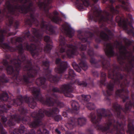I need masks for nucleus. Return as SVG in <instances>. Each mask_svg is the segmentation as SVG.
<instances>
[{"label":"nucleus","mask_w":134,"mask_h":134,"mask_svg":"<svg viewBox=\"0 0 134 134\" xmlns=\"http://www.w3.org/2000/svg\"><path fill=\"white\" fill-rule=\"evenodd\" d=\"M43 115L44 114H43L41 112V110H40L39 114L37 115V116H38V117H39L40 116L41 117H43Z\"/></svg>","instance_id":"nucleus-22"},{"label":"nucleus","mask_w":134,"mask_h":134,"mask_svg":"<svg viewBox=\"0 0 134 134\" xmlns=\"http://www.w3.org/2000/svg\"><path fill=\"white\" fill-rule=\"evenodd\" d=\"M52 20L54 22L58 24L59 23V21L61 20L60 19L59 17L53 18Z\"/></svg>","instance_id":"nucleus-11"},{"label":"nucleus","mask_w":134,"mask_h":134,"mask_svg":"<svg viewBox=\"0 0 134 134\" xmlns=\"http://www.w3.org/2000/svg\"><path fill=\"white\" fill-rule=\"evenodd\" d=\"M86 106L88 109L90 110H93L95 108V106L93 103H87Z\"/></svg>","instance_id":"nucleus-9"},{"label":"nucleus","mask_w":134,"mask_h":134,"mask_svg":"<svg viewBox=\"0 0 134 134\" xmlns=\"http://www.w3.org/2000/svg\"><path fill=\"white\" fill-rule=\"evenodd\" d=\"M45 113L47 115L49 116H51V113H50V114H49L48 112H45Z\"/></svg>","instance_id":"nucleus-35"},{"label":"nucleus","mask_w":134,"mask_h":134,"mask_svg":"<svg viewBox=\"0 0 134 134\" xmlns=\"http://www.w3.org/2000/svg\"><path fill=\"white\" fill-rule=\"evenodd\" d=\"M56 132L58 134H60V132L57 129H55Z\"/></svg>","instance_id":"nucleus-33"},{"label":"nucleus","mask_w":134,"mask_h":134,"mask_svg":"<svg viewBox=\"0 0 134 134\" xmlns=\"http://www.w3.org/2000/svg\"><path fill=\"white\" fill-rule=\"evenodd\" d=\"M108 88L109 89V91H112L113 90V88L112 87H108Z\"/></svg>","instance_id":"nucleus-34"},{"label":"nucleus","mask_w":134,"mask_h":134,"mask_svg":"<svg viewBox=\"0 0 134 134\" xmlns=\"http://www.w3.org/2000/svg\"><path fill=\"white\" fill-rule=\"evenodd\" d=\"M72 106L73 109L77 110L79 108L78 103L76 102H73L72 104Z\"/></svg>","instance_id":"nucleus-7"},{"label":"nucleus","mask_w":134,"mask_h":134,"mask_svg":"<svg viewBox=\"0 0 134 134\" xmlns=\"http://www.w3.org/2000/svg\"><path fill=\"white\" fill-rule=\"evenodd\" d=\"M49 105H50V106H51V105H51V104H49Z\"/></svg>","instance_id":"nucleus-61"},{"label":"nucleus","mask_w":134,"mask_h":134,"mask_svg":"<svg viewBox=\"0 0 134 134\" xmlns=\"http://www.w3.org/2000/svg\"><path fill=\"white\" fill-rule=\"evenodd\" d=\"M55 119L56 121H58L60 119V118L59 119H57L56 118H55Z\"/></svg>","instance_id":"nucleus-49"},{"label":"nucleus","mask_w":134,"mask_h":134,"mask_svg":"<svg viewBox=\"0 0 134 134\" xmlns=\"http://www.w3.org/2000/svg\"><path fill=\"white\" fill-rule=\"evenodd\" d=\"M22 1L23 2L25 3V2H26L27 1V0H23Z\"/></svg>","instance_id":"nucleus-48"},{"label":"nucleus","mask_w":134,"mask_h":134,"mask_svg":"<svg viewBox=\"0 0 134 134\" xmlns=\"http://www.w3.org/2000/svg\"><path fill=\"white\" fill-rule=\"evenodd\" d=\"M32 71L33 72H34L35 73H36V71L34 70H32Z\"/></svg>","instance_id":"nucleus-46"},{"label":"nucleus","mask_w":134,"mask_h":134,"mask_svg":"<svg viewBox=\"0 0 134 134\" xmlns=\"http://www.w3.org/2000/svg\"><path fill=\"white\" fill-rule=\"evenodd\" d=\"M49 31H52V30L51 29H49Z\"/></svg>","instance_id":"nucleus-55"},{"label":"nucleus","mask_w":134,"mask_h":134,"mask_svg":"<svg viewBox=\"0 0 134 134\" xmlns=\"http://www.w3.org/2000/svg\"><path fill=\"white\" fill-rule=\"evenodd\" d=\"M50 39V37L47 36H45L44 38V40L47 42H48L49 41Z\"/></svg>","instance_id":"nucleus-21"},{"label":"nucleus","mask_w":134,"mask_h":134,"mask_svg":"<svg viewBox=\"0 0 134 134\" xmlns=\"http://www.w3.org/2000/svg\"><path fill=\"white\" fill-rule=\"evenodd\" d=\"M95 2H96L98 1V0H93Z\"/></svg>","instance_id":"nucleus-53"},{"label":"nucleus","mask_w":134,"mask_h":134,"mask_svg":"<svg viewBox=\"0 0 134 134\" xmlns=\"http://www.w3.org/2000/svg\"><path fill=\"white\" fill-rule=\"evenodd\" d=\"M86 121L85 119L84 118H79L78 119V121L79 122H81L82 123H83L84 121Z\"/></svg>","instance_id":"nucleus-19"},{"label":"nucleus","mask_w":134,"mask_h":134,"mask_svg":"<svg viewBox=\"0 0 134 134\" xmlns=\"http://www.w3.org/2000/svg\"><path fill=\"white\" fill-rule=\"evenodd\" d=\"M79 65L84 70H86L87 68V66L86 63L83 62L81 63Z\"/></svg>","instance_id":"nucleus-10"},{"label":"nucleus","mask_w":134,"mask_h":134,"mask_svg":"<svg viewBox=\"0 0 134 134\" xmlns=\"http://www.w3.org/2000/svg\"><path fill=\"white\" fill-rule=\"evenodd\" d=\"M129 18L130 19V20H131V23H133V21L131 19L132 18V17H131V15H129Z\"/></svg>","instance_id":"nucleus-29"},{"label":"nucleus","mask_w":134,"mask_h":134,"mask_svg":"<svg viewBox=\"0 0 134 134\" xmlns=\"http://www.w3.org/2000/svg\"><path fill=\"white\" fill-rule=\"evenodd\" d=\"M5 5L7 9H9L10 8V4L9 2H7L5 4Z\"/></svg>","instance_id":"nucleus-24"},{"label":"nucleus","mask_w":134,"mask_h":134,"mask_svg":"<svg viewBox=\"0 0 134 134\" xmlns=\"http://www.w3.org/2000/svg\"><path fill=\"white\" fill-rule=\"evenodd\" d=\"M74 69L76 70L77 72H80L81 71V70L80 68L78 67V66L76 65L73 66Z\"/></svg>","instance_id":"nucleus-18"},{"label":"nucleus","mask_w":134,"mask_h":134,"mask_svg":"<svg viewBox=\"0 0 134 134\" xmlns=\"http://www.w3.org/2000/svg\"><path fill=\"white\" fill-rule=\"evenodd\" d=\"M63 115L64 117H66L67 116V113L66 112H63Z\"/></svg>","instance_id":"nucleus-30"},{"label":"nucleus","mask_w":134,"mask_h":134,"mask_svg":"<svg viewBox=\"0 0 134 134\" xmlns=\"http://www.w3.org/2000/svg\"><path fill=\"white\" fill-rule=\"evenodd\" d=\"M45 80V79L43 77L38 78L37 80L36 83L37 84L41 85L44 83Z\"/></svg>","instance_id":"nucleus-8"},{"label":"nucleus","mask_w":134,"mask_h":134,"mask_svg":"<svg viewBox=\"0 0 134 134\" xmlns=\"http://www.w3.org/2000/svg\"><path fill=\"white\" fill-rule=\"evenodd\" d=\"M49 79V80L51 81H54V82H55L56 81V80L58 79V78L51 75L50 76Z\"/></svg>","instance_id":"nucleus-13"},{"label":"nucleus","mask_w":134,"mask_h":134,"mask_svg":"<svg viewBox=\"0 0 134 134\" xmlns=\"http://www.w3.org/2000/svg\"><path fill=\"white\" fill-rule=\"evenodd\" d=\"M78 37H79L80 39H81V38L79 37V35H78Z\"/></svg>","instance_id":"nucleus-57"},{"label":"nucleus","mask_w":134,"mask_h":134,"mask_svg":"<svg viewBox=\"0 0 134 134\" xmlns=\"http://www.w3.org/2000/svg\"><path fill=\"white\" fill-rule=\"evenodd\" d=\"M44 134H49V132L46 129H45L43 131Z\"/></svg>","instance_id":"nucleus-27"},{"label":"nucleus","mask_w":134,"mask_h":134,"mask_svg":"<svg viewBox=\"0 0 134 134\" xmlns=\"http://www.w3.org/2000/svg\"><path fill=\"white\" fill-rule=\"evenodd\" d=\"M3 41V40L0 38V44L2 43Z\"/></svg>","instance_id":"nucleus-45"},{"label":"nucleus","mask_w":134,"mask_h":134,"mask_svg":"<svg viewBox=\"0 0 134 134\" xmlns=\"http://www.w3.org/2000/svg\"><path fill=\"white\" fill-rule=\"evenodd\" d=\"M82 98L85 100H88L90 98V96L89 95L85 96L84 95H82Z\"/></svg>","instance_id":"nucleus-12"},{"label":"nucleus","mask_w":134,"mask_h":134,"mask_svg":"<svg viewBox=\"0 0 134 134\" xmlns=\"http://www.w3.org/2000/svg\"><path fill=\"white\" fill-rule=\"evenodd\" d=\"M15 65L16 66H18V67H19L20 66V64L19 63H16V64Z\"/></svg>","instance_id":"nucleus-44"},{"label":"nucleus","mask_w":134,"mask_h":134,"mask_svg":"<svg viewBox=\"0 0 134 134\" xmlns=\"http://www.w3.org/2000/svg\"><path fill=\"white\" fill-rule=\"evenodd\" d=\"M78 84L79 85H82L83 84L79 82L78 83Z\"/></svg>","instance_id":"nucleus-50"},{"label":"nucleus","mask_w":134,"mask_h":134,"mask_svg":"<svg viewBox=\"0 0 134 134\" xmlns=\"http://www.w3.org/2000/svg\"><path fill=\"white\" fill-rule=\"evenodd\" d=\"M34 46V45H31V49H33V48H32V47Z\"/></svg>","instance_id":"nucleus-47"},{"label":"nucleus","mask_w":134,"mask_h":134,"mask_svg":"<svg viewBox=\"0 0 134 134\" xmlns=\"http://www.w3.org/2000/svg\"><path fill=\"white\" fill-rule=\"evenodd\" d=\"M16 69H17V68H18V67H17H17L16 66ZM17 70H18V69H17Z\"/></svg>","instance_id":"nucleus-58"},{"label":"nucleus","mask_w":134,"mask_h":134,"mask_svg":"<svg viewBox=\"0 0 134 134\" xmlns=\"http://www.w3.org/2000/svg\"><path fill=\"white\" fill-rule=\"evenodd\" d=\"M59 41L60 43V51L61 53L64 52L65 49H66V54L68 57H71L73 55L76 54V47L71 45H69L66 47L65 38L61 36L60 37Z\"/></svg>","instance_id":"nucleus-1"},{"label":"nucleus","mask_w":134,"mask_h":134,"mask_svg":"<svg viewBox=\"0 0 134 134\" xmlns=\"http://www.w3.org/2000/svg\"><path fill=\"white\" fill-rule=\"evenodd\" d=\"M61 14H62L64 16V17H65V15H64L63 13H61Z\"/></svg>","instance_id":"nucleus-51"},{"label":"nucleus","mask_w":134,"mask_h":134,"mask_svg":"<svg viewBox=\"0 0 134 134\" xmlns=\"http://www.w3.org/2000/svg\"><path fill=\"white\" fill-rule=\"evenodd\" d=\"M46 63H47V64H48V63H47V62H46Z\"/></svg>","instance_id":"nucleus-63"},{"label":"nucleus","mask_w":134,"mask_h":134,"mask_svg":"<svg viewBox=\"0 0 134 134\" xmlns=\"http://www.w3.org/2000/svg\"><path fill=\"white\" fill-rule=\"evenodd\" d=\"M86 47L85 46L82 45L81 47V49L82 50H84L86 49Z\"/></svg>","instance_id":"nucleus-28"},{"label":"nucleus","mask_w":134,"mask_h":134,"mask_svg":"<svg viewBox=\"0 0 134 134\" xmlns=\"http://www.w3.org/2000/svg\"><path fill=\"white\" fill-rule=\"evenodd\" d=\"M58 110L57 109H55V110H54V109L52 110V114L53 113H55L56 111H57Z\"/></svg>","instance_id":"nucleus-40"},{"label":"nucleus","mask_w":134,"mask_h":134,"mask_svg":"<svg viewBox=\"0 0 134 134\" xmlns=\"http://www.w3.org/2000/svg\"><path fill=\"white\" fill-rule=\"evenodd\" d=\"M60 60L59 59H56V62L57 64L58 63L60 62Z\"/></svg>","instance_id":"nucleus-32"},{"label":"nucleus","mask_w":134,"mask_h":134,"mask_svg":"<svg viewBox=\"0 0 134 134\" xmlns=\"http://www.w3.org/2000/svg\"><path fill=\"white\" fill-rule=\"evenodd\" d=\"M125 48L124 47H122V48L120 49V51L121 52V51L123 49V50H125Z\"/></svg>","instance_id":"nucleus-41"},{"label":"nucleus","mask_w":134,"mask_h":134,"mask_svg":"<svg viewBox=\"0 0 134 134\" xmlns=\"http://www.w3.org/2000/svg\"><path fill=\"white\" fill-rule=\"evenodd\" d=\"M105 52L106 54L108 56H111L114 55V52L113 51L112 47L111 44H108L107 45Z\"/></svg>","instance_id":"nucleus-4"},{"label":"nucleus","mask_w":134,"mask_h":134,"mask_svg":"<svg viewBox=\"0 0 134 134\" xmlns=\"http://www.w3.org/2000/svg\"><path fill=\"white\" fill-rule=\"evenodd\" d=\"M5 95L7 97V98H8V95L7 94V93H5Z\"/></svg>","instance_id":"nucleus-52"},{"label":"nucleus","mask_w":134,"mask_h":134,"mask_svg":"<svg viewBox=\"0 0 134 134\" xmlns=\"http://www.w3.org/2000/svg\"><path fill=\"white\" fill-rule=\"evenodd\" d=\"M122 3V6L120 5L116 6V8L117 9L121 7L126 10H129V9L130 7V4L128 2L125 3L124 2H123Z\"/></svg>","instance_id":"nucleus-5"},{"label":"nucleus","mask_w":134,"mask_h":134,"mask_svg":"<svg viewBox=\"0 0 134 134\" xmlns=\"http://www.w3.org/2000/svg\"><path fill=\"white\" fill-rule=\"evenodd\" d=\"M65 96L68 97H73V95L71 94L70 93L67 92L65 94Z\"/></svg>","instance_id":"nucleus-20"},{"label":"nucleus","mask_w":134,"mask_h":134,"mask_svg":"<svg viewBox=\"0 0 134 134\" xmlns=\"http://www.w3.org/2000/svg\"><path fill=\"white\" fill-rule=\"evenodd\" d=\"M37 134H42V132H41L40 130H38L37 132Z\"/></svg>","instance_id":"nucleus-36"},{"label":"nucleus","mask_w":134,"mask_h":134,"mask_svg":"<svg viewBox=\"0 0 134 134\" xmlns=\"http://www.w3.org/2000/svg\"><path fill=\"white\" fill-rule=\"evenodd\" d=\"M64 64H65L66 63V62H64Z\"/></svg>","instance_id":"nucleus-60"},{"label":"nucleus","mask_w":134,"mask_h":134,"mask_svg":"<svg viewBox=\"0 0 134 134\" xmlns=\"http://www.w3.org/2000/svg\"><path fill=\"white\" fill-rule=\"evenodd\" d=\"M28 46H27V49H28V50H29V49L28 48Z\"/></svg>","instance_id":"nucleus-56"},{"label":"nucleus","mask_w":134,"mask_h":134,"mask_svg":"<svg viewBox=\"0 0 134 134\" xmlns=\"http://www.w3.org/2000/svg\"><path fill=\"white\" fill-rule=\"evenodd\" d=\"M43 64H44L45 65V63H44Z\"/></svg>","instance_id":"nucleus-64"},{"label":"nucleus","mask_w":134,"mask_h":134,"mask_svg":"<svg viewBox=\"0 0 134 134\" xmlns=\"http://www.w3.org/2000/svg\"><path fill=\"white\" fill-rule=\"evenodd\" d=\"M24 131V127H23L21 129H20L19 130V132L21 133H23Z\"/></svg>","instance_id":"nucleus-25"},{"label":"nucleus","mask_w":134,"mask_h":134,"mask_svg":"<svg viewBox=\"0 0 134 134\" xmlns=\"http://www.w3.org/2000/svg\"><path fill=\"white\" fill-rule=\"evenodd\" d=\"M62 27L69 37H71L74 35V30L69 24H67L65 25H63Z\"/></svg>","instance_id":"nucleus-3"},{"label":"nucleus","mask_w":134,"mask_h":134,"mask_svg":"<svg viewBox=\"0 0 134 134\" xmlns=\"http://www.w3.org/2000/svg\"><path fill=\"white\" fill-rule=\"evenodd\" d=\"M37 125L36 123H34L32 124V126L33 127H35L36 126V125Z\"/></svg>","instance_id":"nucleus-43"},{"label":"nucleus","mask_w":134,"mask_h":134,"mask_svg":"<svg viewBox=\"0 0 134 134\" xmlns=\"http://www.w3.org/2000/svg\"><path fill=\"white\" fill-rule=\"evenodd\" d=\"M7 71L8 73H12L13 71V68L11 66L7 68Z\"/></svg>","instance_id":"nucleus-14"},{"label":"nucleus","mask_w":134,"mask_h":134,"mask_svg":"<svg viewBox=\"0 0 134 134\" xmlns=\"http://www.w3.org/2000/svg\"><path fill=\"white\" fill-rule=\"evenodd\" d=\"M48 28H49V27L48 26V27H47V29H48Z\"/></svg>","instance_id":"nucleus-62"},{"label":"nucleus","mask_w":134,"mask_h":134,"mask_svg":"<svg viewBox=\"0 0 134 134\" xmlns=\"http://www.w3.org/2000/svg\"><path fill=\"white\" fill-rule=\"evenodd\" d=\"M16 41H17L20 42L22 41V39L21 38L19 37L16 39Z\"/></svg>","instance_id":"nucleus-31"},{"label":"nucleus","mask_w":134,"mask_h":134,"mask_svg":"<svg viewBox=\"0 0 134 134\" xmlns=\"http://www.w3.org/2000/svg\"><path fill=\"white\" fill-rule=\"evenodd\" d=\"M3 45H4V47H3L4 48L8 49H9V48H10V47L8 45L3 44Z\"/></svg>","instance_id":"nucleus-23"},{"label":"nucleus","mask_w":134,"mask_h":134,"mask_svg":"<svg viewBox=\"0 0 134 134\" xmlns=\"http://www.w3.org/2000/svg\"><path fill=\"white\" fill-rule=\"evenodd\" d=\"M40 91V89L39 88H34L33 91L34 93L37 94Z\"/></svg>","instance_id":"nucleus-17"},{"label":"nucleus","mask_w":134,"mask_h":134,"mask_svg":"<svg viewBox=\"0 0 134 134\" xmlns=\"http://www.w3.org/2000/svg\"><path fill=\"white\" fill-rule=\"evenodd\" d=\"M53 14L54 15H57L58 14V13L57 11H54L53 13Z\"/></svg>","instance_id":"nucleus-39"},{"label":"nucleus","mask_w":134,"mask_h":134,"mask_svg":"<svg viewBox=\"0 0 134 134\" xmlns=\"http://www.w3.org/2000/svg\"><path fill=\"white\" fill-rule=\"evenodd\" d=\"M121 53H122V54H123L124 53V51H123Z\"/></svg>","instance_id":"nucleus-59"},{"label":"nucleus","mask_w":134,"mask_h":134,"mask_svg":"<svg viewBox=\"0 0 134 134\" xmlns=\"http://www.w3.org/2000/svg\"><path fill=\"white\" fill-rule=\"evenodd\" d=\"M101 119V117L100 116L98 117V118H97V119H96V118H92V121L93 122H95V123H96V122H98V121H99L100 120V119Z\"/></svg>","instance_id":"nucleus-15"},{"label":"nucleus","mask_w":134,"mask_h":134,"mask_svg":"<svg viewBox=\"0 0 134 134\" xmlns=\"http://www.w3.org/2000/svg\"><path fill=\"white\" fill-rule=\"evenodd\" d=\"M76 4L78 8L82 10L89 5V2L88 0H76Z\"/></svg>","instance_id":"nucleus-2"},{"label":"nucleus","mask_w":134,"mask_h":134,"mask_svg":"<svg viewBox=\"0 0 134 134\" xmlns=\"http://www.w3.org/2000/svg\"><path fill=\"white\" fill-rule=\"evenodd\" d=\"M69 74L70 77L74 76L75 75L74 71L72 70H70Z\"/></svg>","instance_id":"nucleus-16"},{"label":"nucleus","mask_w":134,"mask_h":134,"mask_svg":"<svg viewBox=\"0 0 134 134\" xmlns=\"http://www.w3.org/2000/svg\"><path fill=\"white\" fill-rule=\"evenodd\" d=\"M58 72H59L61 73L63 72V71H62L61 69H58Z\"/></svg>","instance_id":"nucleus-42"},{"label":"nucleus","mask_w":134,"mask_h":134,"mask_svg":"<svg viewBox=\"0 0 134 134\" xmlns=\"http://www.w3.org/2000/svg\"><path fill=\"white\" fill-rule=\"evenodd\" d=\"M95 9L96 10H94V12H97L98 13V18L99 19V20L100 21L102 20H103L104 21H106L107 19L106 18H105L104 16H101L100 13L98 12V10L96 9V8H95Z\"/></svg>","instance_id":"nucleus-6"},{"label":"nucleus","mask_w":134,"mask_h":134,"mask_svg":"<svg viewBox=\"0 0 134 134\" xmlns=\"http://www.w3.org/2000/svg\"><path fill=\"white\" fill-rule=\"evenodd\" d=\"M52 46H50V47H49V46L48 45H47V46H46V48H48V50H50L51 49V48H52Z\"/></svg>","instance_id":"nucleus-37"},{"label":"nucleus","mask_w":134,"mask_h":134,"mask_svg":"<svg viewBox=\"0 0 134 134\" xmlns=\"http://www.w3.org/2000/svg\"><path fill=\"white\" fill-rule=\"evenodd\" d=\"M32 103H31V104H29V106L31 107V108H34V106H32Z\"/></svg>","instance_id":"nucleus-38"},{"label":"nucleus","mask_w":134,"mask_h":134,"mask_svg":"<svg viewBox=\"0 0 134 134\" xmlns=\"http://www.w3.org/2000/svg\"><path fill=\"white\" fill-rule=\"evenodd\" d=\"M84 39H85V38H83V39H82V41L84 42H85L86 41V40H85V41H84V40H83Z\"/></svg>","instance_id":"nucleus-54"},{"label":"nucleus","mask_w":134,"mask_h":134,"mask_svg":"<svg viewBox=\"0 0 134 134\" xmlns=\"http://www.w3.org/2000/svg\"><path fill=\"white\" fill-rule=\"evenodd\" d=\"M103 35H102V34H101V36L103 38H105V37L107 36V35L105 34L104 33H103Z\"/></svg>","instance_id":"nucleus-26"}]
</instances>
